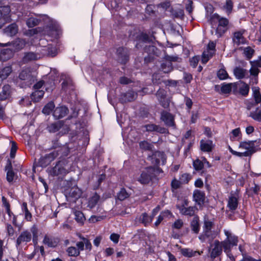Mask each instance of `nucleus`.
Returning <instances> with one entry per match:
<instances>
[{"mask_svg": "<svg viewBox=\"0 0 261 261\" xmlns=\"http://www.w3.org/2000/svg\"><path fill=\"white\" fill-rule=\"evenodd\" d=\"M38 229L36 225H33L30 228V231L25 230L21 231L16 240V246L17 248L26 245L33 239V242L37 243L38 238Z\"/></svg>", "mask_w": 261, "mask_h": 261, "instance_id": "nucleus-1", "label": "nucleus"}, {"mask_svg": "<svg viewBox=\"0 0 261 261\" xmlns=\"http://www.w3.org/2000/svg\"><path fill=\"white\" fill-rule=\"evenodd\" d=\"M224 232L226 238L221 241L224 252L228 253L230 252L232 247L237 246L238 243V238L229 231L224 229Z\"/></svg>", "mask_w": 261, "mask_h": 261, "instance_id": "nucleus-2", "label": "nucleus"}, {"mask_svg": "<svg viewBox=\"0 0 261 261\" xmlns=\"http://www.w3.org/2000/svg\"><path fill=\"white\" fill-rule=\"evenodd\" d=\"M212 18L218 22V25L216 30V35L218 38L221 37L228 30L229 20L223 17H221L217 14H214Z\"/></svg>", "mask_w": 261, "mask_h": 261, "instance_id": "nucleus-3", "label": "nucleus"}, {"mask_svg": "<svg viewBox=\"0 0 261 261\" xmlns=\"http://www.w3.org/2000/svg\"><path fill=\"white\" fill-rule=\"evenodd\" d=\"M154 176V170L150 167L145 168L142 171L140 176L138 178V181L142 184H148Z\"/></svg>", "mask_w": 261, "mask_h": 261, "instance_id": "nucleus-4", "label": "nucleus"}, {"mask_svg": "<svg viewBox=\"0 0 261 261\" xmlns=\"http://www.w3.org/2000/svg\"><path fill=\"white\" fill-rule=\"evenodd\" d=\"M148 160L154 166L164 165L166 162V157L164 152L155 151L148 157Z\"/></svg>", "mask_w": 261, "mask_h": 261, "instance_id": "nucleus-5", "label": "nucleus"}, {"mask_svg": "<svg viewBox=\"0 0 261 261\" xmlns=\"http://www.w3.org/2000/svg\"><path fill=\"white\" fill-rule=\"evenodd\" d=\"M223 245L221 242L215 240L213 244H211L209 249L210 257L212 261L217 257H219L222 253Z\"/></svg>", "mask_w": 261, "mask_h": 261, "instance_id": "nucleus-6", "label": "nucleus"}, {"mask_svg": "<svg viewBox=\"0 0 261 261\" xmlns=\"http://www.w3.org/2000/svg\"><path fill=\"white\" fill-rule=\"evenodd\" d=\"M82 191L77 187H73L65 190V195L69 201L75 202L82 195Z\"/></svg>", "mask_w": 261, "mask_h": 261, "instance_id": "nucleus-7", "label": "nucleus"}, {"mask_svg": "<svg viewBox=\"0 0 261 261\" xmlns=\"http://www.w3.org/2000/svg\"><path fill=\"white\" fill-rule=\"evenodd\" d=\"M19 79L23 81L25 86H29L34 82L35 77L31 74L30 70L28 68L23 69L19 75Z\"/></svg>", "mask_w": 261, "mask_h": 261, "instance_id": "nucleus-8", "label": "nucleus"}, {"mask_svg": "<svg viewBox=\"0 0 261 261\" xmlns=\"http://www.w3.org/2000/svg\"><path fill=\"white\" fill-rule=\"evenodd\" d=\"M161 120L167 126L175 128L174 116L170 113L163 111L161 113Z\"/></svg>", "mask_w": 261, "mask_h": 261, "instance_id": "nucleus-9", "label": "nucleus"}, {"mask_svg": "<svg viewBox=\"0 0 261 261\" xmlns=\"http://www.w3.org/2000/svg\"><path fill=\"white\" fill-rule=\"evenodd\" d=\"M25 44L26 43L24 40L20 38H17L15 40L9 42L7 43H0V46L4 47L11 46L12 47V50L16 51L22 49L25 46Z\"/></svg>", "mask_w": 261, "mask_h": 261, "instance_id": "nucleus-10", "label": "nucleus"}, {"mask_svg": "<svg viewBox=\"0 0 261 261\" xmlns=\"http://www.w3.org/2000/svg\"><path fill=\"white\" fill-rule=\"evenodd\" d=\"M188 202L187 200L184 201V203L182 205H176L177 208L179 210L180 213L182 215L187 216H193L195 213V207L194 206H189L186 207L185 206H188Z\"/></svg>", "mask_w": 261, "mask_h": 261, "instance_id": "nucleus-11", "label": "nucleus"}, {"mask_svg": "<svg viewBox=\"0 0 261 261\" xmlns=\"http://www.w3.org/2000/svg\"><path fill=\"white\" fill-rule=\"evenodd\" d=\"M216 237V234L214 231L203 229L202 232L199 236V239L202 242H208L211 243Z\"/></svg>", "mask_w": 261, "mask_h": 261, "instance_id": "nucleus-12", "label": "nucleus"}, {"mask_svg": "<svg viewBox=\"0 0 261 261\" xmlns=\"http://www.w3.org/2000/svg\"><path fill=\"white\" fill-rule=\"evenodd\" d=\"M245 32L244 30H241L233 33L232 39L234 45L239 46L246 43V39L243 36Z\"/></svg>", "mask_w": 261, "mask_h": 261, "instance_id": "nucleus-13", "label": "nucleus"}, {"mask_svg": "<svg viewBox=\"0 0 261 261\" xmlns=\"http://www.w3.org/2000/svg\"><path fill=\"white\" fill-rule=\"evenodd\" d=\"M144 127L145 128L146 131L148 132H156L160 134H167L168 133L167 128L153 123L146 124L144 126Z\"/></svg>", "mask_w": 261, "mask_h": 261, "instance_id": "nucleus-14", "label": "nucleus"}, {"mask_svg": "<svg viewBox=\"0 0 261 261\" xmlns=\"http://www.w3.org/2000/svg\"><path fill=\"white\" fill-rule=\"evenodd\" d=\"M116 53L118 62L121 64H125L129 59L127 49L124 47H119Z\"/></svg>", "mask_w": 261, "mask_h": 261, "instance_id": "nucleus-15", "label": "nucleus"}, {"mask_svg": "<svg viewBox=\"0 0 261 261\" xmlns=\"http://www.w3.org/2000/svg\"><path fill=\"white\" fill-rule=\"evenodd\" d=\"M66 172V170L64 168L61 162H59L54 167L49 170V173L53 176L65 175Z\"/></svg>", "mask_w": 261, "mask_h": 261, "instance_id": "nucleus-16", "label": "nucleus"}, {"mask_svg": "<svg viewBox=\"0 0 261 261\" xmlns=\"http://www.w3.org/2000/svg\"><path fill=\"white\" fill-rule=\"evenodd\" d=\"M68 112V108L65 106L58 107L55 109L53 116L55 119H59L65 117Z\"/></svg>", "mask_w": 261, "mask_h": 261, "instance_id": "nucleus-17", "label": "nucleus"}, {"mask_svg": "<svg viewBox=\"0 0 261 261\" xmlns=\"http://www.w3.org/2000/svg\"><path fill=\"white\" fill-rule=\"evenodd\" d=\"M40 57L41 55L38 53L28 52L24 53L22 61L23 63H27L31 61L37 60L40 58Z\"/></svg>", "mask_w": 261, "mask_h": 261, "instance_id": "nucleus-18", "label": "nucleus"}, {"mask_svg": "<svg viewBox=\"0 0 261 261\" xmlns=\"http://www.w3.org/2000/svg\"><path fill=\"white\" fill-rule=\"evenodd\" d=\"M256 141H242L240 143L239 148L250 151L253 152H255V142Z\"/></svg>", "mask_w": 261, "mask_h": 261, "instance_id": "nucleus-19", "label": "nucleus"}, {"mask_svg": "<svg viewBox=\"0 0 261 261\" xmlns=\"http://www.w3.org/2000/svg\"><path fill=\"white\" fill-rule=\"evenodd\" d=\"M18 26L15 23L10 24L3 30L4 34L10 37L15 36L18 33Z\"/></svg>", "mask_w": 261, "mask_h": 261, "instance_id": "nucleus-20", "label": "nucleus"}, {"mask_svg": "<svg viewBox=\"0 0 261 261\" xmlns=\"http://www.w3.org/2000/svg\"><path fill=\"white\" fill-rule=\"evenodd\" d=\"M194 201L199 205H202L204 202L205 194L200 190H195L193 193Z\"/></svg>", "mask_w": 261, "mask_h": 261, "instance_id": "nucleus-21", "label": "nucleus"}, {"mask_svg": "<svg viewBox=\"0 0 261 261\" xmlns=\"http://www.w3.org/2000/svg\"><path fill=\"white\" fill-rule=\"evenodd\" d=\"M43 243L49 247H55L59 243V240L53 237L45 235L44 237Z\"/></svg>", "mask_w": 261, "mask_h": 261, "instance_id": "nucleus-22", "label": "nucleus"}, {"mask_svg": "<svg viewBox=\"0 0 261 261\" xmlns=\"http://www.w3.org/2000/svg\"><path fill=\"white\" fill-rule=\"evenodd\" d=\"M100 201V196L97 193H95L92 196H91L88 201L87 207L90 209H92L95 207Z\"/></svg>", "mask_w": 261, "mask_h": 261, "instance_id": "nucleus-23", "label": "nucleus"}, {"mask_svg": "<svg viewBox=\"0 0 261 261\" xmlns=\"http://www.w3.org/2000/svg\"><path fill=\"white\" fill-rule=\"evenodd\" d=\"M136 97L137 94L134 91L129 90L122 95L121 99L122 102H126L133 101Z\"/></svg>", "mask_w": 261, "mask_h": 261, "instance_id": "nucleus-24", "label": "nucleus"}, {"mask_svg": "<svg viewBox=\"0 0 261 261\" xmlns=\"http://www.w3.org/2000/svg\"><path fill=\"white\" fill-rule=\"evenodd\" d=\"M63 122L61 121H58L54 123H51L48 125L47 129L50 133H56L63 126Z\"/></svg>", "mask_w": 261, "mask_h": 261, "instance_id": "nucleus-25", "label": "nucleus"}, {"mask_svg": "<svg viewBox=\"0 0 261 261\" xmlns=\"http://www.w3.org/2000/svg\"><path fill=\"white\" fill-rule=\"evenodd\" d=\"M42 50L43 51L42 53L43 55H46L47 56L54 57L57 54V50L56 47L52 45H48L46 47H45L44 48L42 49Z\"/></svg>", "mask_w": 261, "mask_h": 261, "instance_id": "nucleus-26", "label": "nucleus"}, {"mask_svg": "<svg viewBox=\"0 0 261 261\" xmlns=\"http://www.w3.org/2000/svg\"><path fill=\"white\" fill-rule=\"evenodd\" d=\"M1 60L3 61H6L10 59L13 56L12 49L6 48L1 49Z\"/></svg>", "mask_w": 261, "mask_h": 261, "instance_id": "nucleus-27", "label": "nucleus"}, {"mask_svg": "<svg viewBox=\"0 0 261 261\" xmlns=\"http://www.w3.org/2000/svg\"><path fill=\"white\" fill-rule=\"evenodd\" d=\"M200 149L204 152H210L213 149V142L211 140L200 141Z\"/></svg>", "mask_w": 261, "mask_h": 261, "instance_id": "nucleus-28", "label": "nucleus"}, {"mask_svg": "<svg viewBox=\"0 0 261 261\" xmlns=\"http://www.w3.org/2000/svg\"><path fill=\"white\" fill-rule=\"evenodd\" d=\"M10 94V86L5 85L3 86L2 91L0 92V99L4 100L7 99Z\"/></svg>", "mask_w": 261, "mask_h": 261, "instance_id": "nucleus-29", "label": "nucleus"}, {"mask_svg": "<svg viewBox=\"0 0 261 261\" xmlns=\"http://www.w3.org/2000/svg\"><path fill=\"white\" fill-rule=\"evenodd\" d=\"M233 73L238 79H242L245 77L247 70L241 67H237L233 70Z\"/></svg>", "mask_w": 261, "mask_h": 261, "instance_id": "nucleus-30", "label": "nucleus"}, {"mask_svg": "<svg viewBox=\"0 0 261 261\" xmlns=\"http://www.w3.org/2000/svg\"><path fill=\"white\" fill-rule=\"evenodd\" d=\"M191 228L195 233H198L200 230L199 218L198 217H194L191 222Z\"/></svg>", "mask_w": 261, "mask_h": 261, "instance_id": "nucleus-31", "label": "nucleus"}, {"mask_svg": "<svg viewBox=\"0 0 261 261\" xmlns=\"http://www.w3.org/2000/svg\"><path fill=\"white\" fill-rule=\"evenodd\" d=\"M238 205V201L237 198L234 196L230 197L227 204V206L229 210L231 211H234L237 208Z\"/></svg>", "mask_w": 261, "mask_h": 261, "instance_id": "nucleus-32", "label": "nucleus"}, {"mask_svg": "<svg viewBox=\"0 0 261 261\" xmlns=\"http://www.w3.org/2000/svg\"><path fill=\"white\" fill-rule=\"evenodd\" d=\"M6 170H7V179L8 181L11 182L13 180L14 173L12 170V165L9 160H8V163L6 166Z\"/></svg>", "mask_w": 261, "mask_h": 261, "instance_id": "nucleus-33", "label": "nucleus"}, {"mask_svg": "<svg viewBox=\"0 0 261 261\" xmlns=\"http://www.w3.org/2000/svg\"><path fill=\"white\" fill-rule=\"evenodd\" d=\"M214 54V51L213 50H204L202 55V62L203 64H206L208 61L213 57Z\"/></svg>", "mask_w": 261, "mask_h": 261, "instance_id": "nucleus-34", "label": "nucleus"}, {"mask_svg": "<svg viewBox=\"0 0 261 261\" xmlns=\"http://www.w3.org/2000/svg\"><path fill=\"white\" fill-rule=\"evenodd\" d=\"M138 39L139 42L136 45V47L137 48H139L140 47H141L140 44L141 42L145 43L150 41V38L148 35L144 33H142L139 35L138 36Z\"/></svg>", "mask_w": 261, "mask_h": 261, "instance_id": "nucleus-35", "label": "nucleus"}, {"mask_svg": "<svg viewBox=\"0 0 261 261\" xmlns=\"http://www.w3.org/2000/svg\"><path fill=\"white\" fill-rule=\"evenodd\" d=\"M12 72L10 66H6L0 69V78L2 80L6 79Z\"/></svg>", "mask_w": 261, "mask_h": 261, "instance_id": "nucleus-36", "label": "nucleus"}, {"mask_svg": "<svg viewBox=\"0 0 261 261\" xmlns=\"http://www.w3.org/2000/svg\"><path fill=\"white\" fill-rule=\"evenodd\" d=\"M253 96L255 100L254 105H257L261 102V94L258 87L252 88Z\"/></svg>", "mask_w": 261, "mask_h": 261, "instance_id": "nucleus-37", "label": "nucleus"}, {"mask_svg": "<svg viewBox=\"0 0 261 261\" xmlns=\"http://www.w3.org/2000/svg\"><path fill=\"white\" fill-rule=\"evenodd\" d=\"M44 92L42 90H35L31 94V99L35 102L38 101L43 96Z\"/></svg>", "mask_w": 261, "mask_h": 261, "instance_id": "nucleus-38", "label": "nucleus"}, {"mask_svg": "<svg viewBox=\"0 0 261 261\" xmlns=\"http://www.w3.org/2000/svg\"><path fill=\"white\" fill-rule=\"evenodd\" d=\"M74 214L75 220L80 224H83L86 219L83 213L80 211H75Z\"/></svg>", "mask_w": 261, "mask_h": 261, "instance_id": "nucleus-39", "label": "nucleus"}, {"mask_svg": "<svg viewBox=\"0 0 261 261\" xmlns=\"http://www.w3.org/2000/svg\"><path fill=\"white\" fill-rule=\"evenodd\" d=\"M55 107L54 103L50 101L44 107L42 110V113L46 115H49L53 111Z\"/></svg>", "mask_w": 261, "mask_h": 261, "instance_id": "nucleus-40", "label": "nucleus"}, {"mask_svg": "<svg viewBox=\"0 0 261 261\" xmlns=\"http://www.w3.org/2000/svg\"><path fill=\"white\" fill-rule=\"evenodd\" d=\"M250 116L255 120L261 121V109L256 108L254 112L250 113Z\"/></svg>", "mask_w": 261, "mask_h": 261, "instance_id": "nucleus-41", "label": "nucleus"}, {"mask_svg": "<svg viewBox=\"0 0 261 261\" xmlns=\"http://www.w3.org/2000/svg\"><path fill=\"white\" fill-rule=\"evenodd\" d=\"M161 68L164 73H169L173 69L172 63L168 62L163 63L161 64Z\"/></svg>", "mask_w": 261, "mask_h": 261, "instance_id": "nucleus-42", "label": "nucleus"}, {"mask_svg": "<svg viewBox=\"0 0 261 261\" xmlns=\"http://www.w3.org/2000/svg\"><path fill=\"white\" fill-rule=\"evenodd\" d=\"M140 148L144 150H151L153 147V145L147 141H141L139 143Z\"/></svg>", "mask_w": 261, "mask_h": 261, "instance_id": "nucleus-43", "label": "nucleus"}, {"mask_svg": "<svg viewBox=\"0 0 261 261\" xmlns=\"http://www.w3.org/2000/svg\"><path fill=\"white\" fill-rule=\"evenodd\" d=\"M40 19L35 17H30L27 21V24L29 28H33L38 25Z\"/></svg>", "mask_w": 261, "mask_h": 261, "instance_id": "nucleus-44", "label": "nucleus"}, {"mask_svg": "<svg viewBox=\"0 0 261 261\" xmlns=\"http://www.w3.org/2000/svg\"><path fill=\"white\" fill-rule=\"evenodd\" d=\"M241 83L243 85L239 89V92L243 96H247L249 91V86L243 82Z\"/></svg>", "mask_w": 261, "mask_h": 261, "instance_id": "nucleus-45", "label": "nucleus"}, {"mask_svg": "<svg viewBox=\"0 0 261 261\" xmlns=\"http://www.w3.org/2000/svg\"><path fill=\"white\" fill-rule=\"evenodd\" d=\"M181 254L186 256V257H192L195 256L196 254L197 253L196 251H193L192 250L188 248H183L181 249Z\"/></svg>", "mask_w": 261, "mask_h": 261, "instance_id": "nucleus-46", "label": "nucleus"}, {"mask_svg": "<svg viewBox=\"0 0 261 261\" xmlns=\"http://www.w3.org/2000/svg\"><path fill=\"white\" fill-rule=\"evenodd\" d=\"M55 151H58L59 154L64 156L68 154L69 149L66 145H60L59 148L57 150H55Z\"/></svg>", "mask_w": 261, "mask_h": 261, "instance_id": "nucleus-47", "label": "nucleus"}, {"mask_svg": "<svg viewBox=\"0 0 261 261\" xmlns=\"http://www.w3.org/2000/svg\"><path fill=\"white\" fill-rule=\"evenodd\" d=\"M128 196L129 194L124 188H121L117 194V198L121 201L124 200L128 197Z\"/></svg>", "mask_w": 261, "mask_h": 261, "instance_id": "nucleus-48", "label": "nucleus"}, {"mask_svg": "<svg viewBox=\"0 0 261 261\" xmlns=\"http://www.w3.org/2000/svg\"><path fill=\"white\" fill-rule=\"evenodd\" d=\"M67 252L70 256H77L80 254V251L75 247H69L67 249Z\"/></svg>", "mask_w": 261, "mask_h": 261, "instance_id": "nucleus-49", "label": "nucleus"}, {"mask_svg": "<svg viewBox=\"0 0 261 261\" xmlns=\"http://www.w3.org/2000/svg\"><path fill=\"white\" fill-rule=\"evenodd\" d=\"M193 166L194 169L197 171L202 170L204 166L203 160L200 161L199 159H197L193 162Z\"/></svg>", "mask_w": 261, "mask_h": 261, "instance_id": "nucleus-50", "label": "nucleus"}, {"mask_svg": "<svg viewBox=\"0 0 261 261\" xmlns=\"http://www.w3.org/2000/svg\"><path fill=\"white\" fill-rule=\"evenodd\" d=\"M214 225V223L209 220L208 219L204 218V225L203 226V230H212V228Z\"/></svg>", "mask_w": 261, "mask_h": 261, "instance_id": "nucleus-51", "label": "nucleus"}, {"mask_svg": "<svg viewBox=\"0 0 261 261\" xmlns=\"http://www.w3.org/2000/svg\"><path fill=\"white\" fill-rule=\"evenodd\" d=\"M50 161H49L45 156H42L39 160L38 165L42 167H45L50 164Z\"/></svg>", "mask_w": 261, "mask_h": 261, "instance_id": "nucleus-52", "label": "nucleus"}, {"mask_svg": "<svg viewBox=\"0 0 261 261\" xmlns=\"http://www.w3.org/2000/svg\"><path fill=\"white\" fill-rule=\"evenodd\" d=\"M191 179V176L188 173H184L181 174L179 177V180L182 184H185L188 183V182Z\"/></svg>", "mask_w": 261, "mask_h": 261, "instance_id": "nucleus-53", "label": "nucleus"}, {"mask_svg": "<svg viewBox=\"0 0 261 261\" xmlns=\"http://www.w3.org/2000/svg\"><path fill=\"white\" fill-rule=\"evenodd\" d=\"M217 76L221 80H223L228 77V73L224 69H220L217 72Z\"/></svg>", "mask_w": 261, "mask_h": 261, "instance_id": "nucleus-54", "label": "nucleus"}, {"mask_svg": "<svg viewBox=\"0 0 261 261\" xmlns=\"http://www.w3.org/2000/svg\"><path fill=\"white\" fill-rule=\"evenodd\" d=\"M254 53V50L252 49L250 46L245 47L244 49V54L246 58L248 59H251Z\"/></svg>", "mask_w": 261, "mask_h": 261, "instance_id": "nucleus-55", "label": "nucleus"}, {"mask_svg": "<svg viewBox=\"0 0 261 261\" xmlns=\"http://www.w3.org/2000/svg\"><path fill=\"white\" fill-rule=\"evenodd\" d=\"M232 84L229 83L222 85L221 87V91L223 93L227 94L231 91Z\"/></svg>", "mask_w": 261, "mask_h": 261, "instance_id": "nucleus-56", "label": "nucleus"}, {"mask_svg": "<svg viewBox=\"0 0 261 261\" xmlns=\"http://www.w3.org/2000/svg\"><path fill=\"white\" fill-rule=\"evenodd\" d=\"M165 58V59L168 61V62L171 63V62H180L181 60V59L177 56L166 55Z\"/></svg>", "mask_w": 261, "mask_h": 261, "instance_id": "nucleus-57", "label": "nucleus"}, {"mask_svg": "<svg viewBox=\"0 0 261 261\" xmlns=\"http://www.w3.org/2000/svg\"><path fill=\"white\" fill-rule=\"evenodd\" d=\"M6 229L8 236L13 237L15 233V230L13 227L9 223L6 224Z\"/></svg>", "mask_w": 261, "mask_h": 261, "instance_id": "nucleus-58", "label": "nucleus"}, {"mask_svg": "<svg viewBox=\"0 0 261 261\" xmlns=\"http://www.w3.org/2000/svg\"><path fill=\"white\" fill-rule=\"evenodd\" d=\"M59 153L58 151L54 150L52 152L46 154L45 156L47 159L50 161V163H51L53 161H54L58 155Z\"/></svg>", "mask_w": 261, "mask_h": 261, "instance_id": "nucleus-59", "label": "nucleus"}, {"mask_svg": "<svg viewBox=\"0 0 261 261\" xmlns=\"http://www.w3.org/2000/svg\"><path fill=\"white\" fill-rule=\"evenodd\" d=\"M156 96L158 99V100L166 98V92L163 89H159V90L156 93Z\"/></svg>", "mask_w": 261, "mask_h": 261, "instance_id": "nucleus-60", "label": "nucleus"}, {"mask_svg": "<svg viewBox=\"0 0 261 261\" xmlns=\"http://www.w3.org/2000/svg\"><path fill=\"white\" fill-rule=\"evenodd\" d=\"M152 219H153L152 217L148 216L147 215V214H146V213H143L141 215V220H142V222L143 223H144L145 224H146L149 223L150 222H151L152 220Z\"/></svg>", "mask_w": 261, "mask_h": 261, "instance_id": "nucleus-61", "label": "nucleus"}, {"mask_svg": "<svg viewBox=\"0 0 261 261\" xmlns=\"http://www.w3.org/2000/svg\"><path fill=\"white\" fill-rule=\"evenodd\" d=\"M19 102L20 105H22L23 106H29L30 105H31V101L30 100V99L28 97L22 98L19 100Z\"/></svg>", "mask_w": 261, "mask_h": 261, "instance_id": "nucleus-62", "label": "nucleus"}, {"mask_svg": "<svg viewBox=\"0 0 261 261\" xmlns=\"http://www.w3.org/2000/svg\"><path fill=\"white\" fill-rule=\"evenodd\" d=\"M17 149V147L16 143L12 142V146L10 151V157L11 158H14L15 157Z\"/></svg>", "mask_w": 261, "mask_h": 261, "instance_id": "nucleus-63", "label": "nucleus"}, {"mask_svg": "<svg viewBox=\"0 0 261 261\" xmlns=\"http://www.w3.org/2000/svg\"><path fill=\"white\" fill-rule=\"evenodd\" d=\"M181 185H182V183L180 182V180H178L176 179H174L171 182V187L175 189L179 188Z\"/></svg>", "mask_w": 261, "mask_h": 261, "instance_id": "nucleus-64", "label": "nucleus"}]
</instances>
